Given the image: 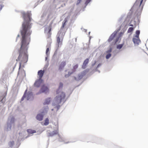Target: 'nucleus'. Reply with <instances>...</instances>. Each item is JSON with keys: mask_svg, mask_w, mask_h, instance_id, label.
I'll use <instances>...</instances> for the list:
<instances>
[{"mask_svg": "<svg viewBox=\"0 0 148 148\" xmlns=\"http://www.w3.org/2000/svg\"><path fill=\"white\" fill-rule=\"evenodd\" d=\"M21 13L24 20V22L23 23L22 29L21 31L22 39L21 47L19 51V55L17 59L16 60L17 61L21 60V61L19 64V71L18 73V76L25 74L24 70H20V69L22 62L25 63L27 62L28 60V45L30 41V35L32 32V31L30 30L32 27L31 24L29 23L32 19L31 17L32 15L31 13L29 12L27 13L23 12Z\"/></svg>", "mask_w": 148, "mask_h": 148, "instance_id": "nucleus-1", "label": "nucleus"}, {"mask_svg": "<svg viewBox=\"0 0 148 148\" xmlns=\"http://www.w3.org/2000/svg\"><path fill=\"white\" fill-rule=\"evenodd\" d=\"M57 96L54 98V101L56 104H59L62 102L65 101V95L62 92H59V89L57 91Z\"/></svg>", "mask_w": 148, "mask_h": 148, "instance_id": "nucleus-2", "label": "nucleus"}, {"mask_svg": "<svg viewBox=\"0 0 148 148\" xmlns=\"http://www.w3.org/2000/svg\"><path fill=\"white\" fill-rule=\"evenodd\" d=\"M146 0H136L134 3L133 8H134L140 9L142 10Z\"/></svg>", "mask_w": 148, "mask_h": 148, "instance_id": "nucleus-3", "label": "nucleus"}, {"mask_svg": "<svg viewBox=\"0 0 148 148\" xmlns=\"http://www.w3.org/2000/svg\"><path fill=\"white\" fill-rule=\"evenodd\" d=\"M129 25L130 26L133 27H130L129 28L127 31V32L128 33L132 32L134 30V28H135L136 26V21L132 20L131 21Z\"/></svg>", "mask_w": 148, "mask_h": 148, "instance_id": "nucleus-4", "label": "nucleus"}, {"mask_svg": "<svg viewBox=\"0 0 148 148\" xmlns=\"http://www.w3.org/2000/svg\"><path fill=\"white\" fill-rule=\"evenodd\" d=\"M27 91V90H26L25 93L23 96L21 98V101H23V100H24V98L25 97L27 98V100H28L32 96V92H29V93L28 94H27V95H26V92Z\"/></svg>", "mask_w": 148, "mask_h": 148, "instance_id": "nucleus-5", "label": "nucleus"}, {"mask_svg": "<svg viewBox=\"0 0 148 148\" xmlns=\"http://www.w3.org/2000/svg\"><path fill=\"white\" fill-rule=\"evenodd\" d=\"M43 83V80L42 79H39L36 80L34 83V86L37 87H39Z\"/></svg>", "mask_w": 148, "mask_h": 148, "instance_id": "nucleus-6", "label": "nucleus"}, {"mask_svg": "<svg viewBox=\"0 0 148 148\" xmlns=\"http://www.w3.org/2000/svg\"><path fill=\"white\" fill-rule=\"evenodd\" d=\"M117 32H114L112 33L110 36L109 39L108 40V42H110L111 41L115 38L117 34Z\"/></svg>", "mask_w": 148, "mask_h": 148, "instance_id": "nucleus-7", "label": "nucleus"}, {"mask_svg": "<svg viewBox=\"0 0 148 148\" xmlns=\"http://www.w3.org/2000/svg\"><path fill=\"white\" fill-rule=\"evenodd\" d=\"M62 39L60 40V36H58L57 38V43L58 48L60 45H61L62 44Z\"/></svg>", "mask_w": 148, "mask_h": 148, "instance_id": "nucleus-8", "label": "nucleus"}, {"mask_svg": "<svg viewBox=\"0 0 148 148\" xmlns=\"http://www.w3.org/2000/svg\"><path fill=\"white\" fill-rule=\"evenodd\" d=\"M40 91L42 92H48L49 89L45 85H43L42 86Z\"/></svg>", "mask_w": 148, "mask_h": 148, "instance_id": "nucleus-9", "label": "nucleus"}, {"mask_svg": "<svg viewBox=\"0 0 148 148\" xmlns=\"http://www.w3.org/2000/svg\"><path fill=\"white\" fill-rule=\"evenodd\" d=\"M44 73V70H40L38 71V74L39 76V79H42Z\"/></svg>", "mask_w": 148, "mask_h": 148, "instance_id": "nucleus-10", "label": "nucleus"}, {"mask_svg": "<svg viewBox=\"0 0 148 148\" xmlns=\"http://www.w3.org/2000/svg\"><path fill=\"white\" fill-rule=\"evenodd\" d=\"M43 117L44 115H43L39 114L37 115L36 118L38 121H41L43 120Z\"/></svg>", "mask_w": 148, "mask_h": 148, "instance_id": "nucleus-11", "label": "nucleus"}, {"mask_svg": "<svg viewBox=\"0 0 148 148\" xmlns=\"http://www.w3.org/2000/svg\"><path fill=\"white\" fill-rule=\"evenodd\" d=\"M112 51V49L110 48L109 50L107 51L106 52V53H108L106 56V58L107 59L109 58L111 56L110 53Z\"/></svg>", "mask_w": 148, "mask_h": 148, "instance_id": "nucleus-12", "label": "nucleus"}, {"mask_svg": "<svg viewBox=\"0 0 148 148\" xmlns=\"http://www.w3.org/2000/svg\"><path fill=\"white\" fill-rule=\"evenodd\" d=\"M133 41L134 44H138L140 42V40L139 39V38H136V37L134 38L133 39Z\"/></svg>", "mask_w": 148, "mask_h": 148, "instance_id": "nucleus-13", "label": "nucleus"}, {"mask_svg": "<svg viewBox=\"0 0 148 148\" xmlns=\"http://www.w3.org/2000/svg\"><path fill=\"white\" fill-rule=\"evenodd\" d=\"M89 62V59L88 58L86 59L84 61L82 66V68L83 69L86 68V65Z\"/></svg>", "mask_w": 148, "mask_h": 148, "instance_id": "nucleus-14", "label": "nucleus"}, {"mask_svg": "<svg viewBox=\"0 0 148 148\" xmlns=\"http://www.w3.org/2000/svg\"><path fill=\"white\" fill-rule=\"evenodd\" d=\"M66 64V63L65 62H62L60 65L59 69L60 70L62 69Z\"/></svg>", "mask_w": 148, "mask_h": 148, "instance_id": "nucleus-15", "label": "nucleus"}, {"mask_svg": "<svg viewBox=\"0 0 148 148\" xmlns=\"http://www.w3.org/2000/svg\"><path fill=\"white\" fill-rule=\"evenodd\" d=\"M78 67V65L77 64L74 65L73 67V72L71 73H70V72L69 73V75H71L73 73L75 72L76 69Z\"/></svg>", "mask_w": 148, "mask_h": 148, "instance_id": "nucleus-16", "label": "nucleus"}, {"mask_svg": "<svg viewBox=\"0 0 148 148\" xmlns=\"http://www.w3.org/2000/svg\"><path fill=\"white\" fill-rule=\"evenodd\" d=\"M50 98H49L46 99L45 101L43 103L44 105H48L49 104L50 101Z\"/></svg>", "mask_w": 148, "mask_h": 148, "instance_id": "nucleus-17", "label": "nucleus"}, {"mask_svg": "<svg viewBox=\"0 0 148 148\" xmlns=\"http://www.w3.org/2000/svg\"><path fill=\"white\" fill-rule=\"evenodd\" d=\"M67 21V19L66 18H65L64 21L63 23H62V26L61 28V29H62L66 25V23Z\"/></svg>", "mask_w": 148, "mask_h": 148, "instance_id": "nucleus-18", "label": "nucleus"}, {"mask_svg": "<svg viewBox=\"0 0 148 148\" xmlns=\"http://www.w3.org/2000/svg\"><path fill=\"white\" fill-rule=\"evenodd\" d=\"M49 119L48 118H46L44 121L43 125L46 126L47 125L49 124Z\"/></svg>", "mask_w": 148, "mask_h": 148, "instance_id": "nucleus-19", "label": "nucleus"}, {"mask_svg": "<svg viewBox=\"0 0 148 148\" xmlns=\"http://www.w3.org/2000/svg\"><path fill=\"white\" fill-rule=\"evenodd\" d=\"M136 35L135 36V37L138 38L139 37V35L140 33V31L139 30H137L136 32Z\"/></svg>", "mask_w": 148, "mask_h": 148, "instance_id": "nucleus-20", "label": "nucleus"}, {"mask_svg": "<svg viewBox=\"0 0 148 148\" xmlns=\"http://www.w3.org/2000/svg\"><path fill=\"white\" fill-rule=\"evenodd\" d=\"M27 131L28 132L30 133H33L36 132V131L34 130H32L30 129H28L27 130Z\"/></svg>", "mask_w": 148, "mask_h": 148, "instance_id": "nucleus-21", "label": "nucleus"}, {"mask_svg": "<svg viewBox=\"0 0 148 148\" xmlns=\"http://www.w3.org/2000/svg\"><path fill=\"white\" fill-rule=\"evenodd\" d=\"M119 40V37H117V38H116L114 40V41L113 42V44L115 45L116 43V42H118Z\"/></svg>", "mask_w": 148, "mask_h": 148, "instance_id": "nucleus-22", "label": "nucleus"}, {"mask_svg": "<svg viewBox=\"0 0 148 148\" xmlns=\"http://www.w3.org/2000/svg\"><path fill=\"white\" fill-rule=\"evenodd\" d=\"M123 44L119 45L117 46L116 48L117 49H121L123 47Z\"/></svg>", "mask_w": 148, "mask_h": 148, "instance_id": "nucleus-23", "label": "nucleus"}, {"mask_svg": "<svg viewBox=\"0 0 148 148\" xmlns=\"http://www.w3.org/2000/svg\"><path fill=\"white\" fill-rule=\"evenodd\" d=\"M4 97L3 96L2 97H0V99H1V101L3 103H4L5 102V99H4Z\"/></svg>", "mask_w": 148, "mask_h": 148, "instance_id": "nucleus-24", "label": "nucleus"}, {"mask_svg": "<svg viewBox=\"0 0 148 148\" xmlns=\"http://www.w3.org/2000/svg\"><path fill=\"white\" fill-rule=\"evenodd\" d=\"M14 141H11L9 143V145L10 147H12L14 144Z\"/></svg>", "mask_w": 148, "mask_h": 148, "instance_id": "nucleus-25", "label": "nucleus"}, {"mask_svg": "<svg viewBox=\"0 0 148 148\" xmlns=\"http://www.w3.org/2000/svg\"><path fill=\"white\" fill-rule=\"evenodd\" d=\"M15 119L14 118H12L10 122L12 123H13L14 122Z\"/></svg>", "mask_w": 148, "mask_h": 148, "instance_id": "nucleus-26", "label": "nucleus"}, {"mask_svg": "<svg viewBox=\"0 0 148 148\" xmlns=\"http://www.w3.org/2000/svg\"><path fill=\"white\" fill-rule=\"evenodd\" d=\"M49 51V48H48L46 50V53L47 55H48V52Z\"/></svg>", "mask_w": 148, "mask_h": 148, "instance_id": "nucleus-27", "label": "nucleus"}, {"mask_svg": "<svg viewBox=\"0 0 148 148\" xmlns=\"http://www.w3.org/2000/svg\"><path fill=\"white\" fill-rule=\"evenodd\" d=\"M63 86V84L62 83H60V86H59V88H62Z\"/></svg>", "mask_w": 148, "mask_h": 148, "instance_id": "nucleus-28", "label": "nucleus"}, {"mask_svg": "<svg viewBox=\"0 0 148 148\" xmlns=\"http://www.w3.org/2000/svg\"><path fill=\"white\" fill-rule=\"evenodd\" d=\"M3 6V5H2V4H0V11L1 10Z\"/></svg>", "mask_w": 148, "mask_h": 148, "instance_id": "nucleus-29", "label": "nucleus"}, {"mask_svg": "<svg viewBox=\"0 0 148 148\" xmlns=\"http://www.w3.org/2000/svg\"><path fill=\"white\" fill-rule=\"evenodd\" d=\"M82 0H78L77 1V4H79L81 1Z\"/></svg>", "mask_w": 148, "mask_h": 148, "instance_id": "nucleus-30", "label": "nucleus"}, {"mask_svg": "<svg viewBox=\"0 0 148 148\" xmlns=\"http://www.w3.org/2000/svg\"><path fill=\"white\" fill-rule=\"evenodd\" d=\"M48 109V108H47L46 109V112H47V110Z\"/></svg>", "mask_w": 148, "mask_h": 148, "instance_id": "nucleus-31", "label": "nucleus"}, {"mask_svg": "<svg viewBox=\"0 0 148 148\" xmlns=\"http://www.w3.org/2000/svg\"><path fill=\"white\" fill-rule=\"evenodd\" d=\"M50 31H51V29H50L49 30V33H50Z\"/></svg>", "mask_w": 148, "mask_h": 148, "instance_id": "nucleus-32", "label": "nucleus"}, {"mask_svg": "<svg viewBox=\"0 0 148 148\" xmlns=\"http://www.w3.org/2000/svg\"><path fill=\"white\" fill-rule=\"evenodd\" d=\"M57 133H58V132H56V133H55V134H57Z\"/></svg>", "mask_w": 148, "mask_h": 148, "instance_id": "nucleus-33", "label": "nucleus"}, {"mask_svg": "<svg viewBox=\"0 0 148 148\" xmlns=\"http://www.w3.org/2000/svg\"><path fill=\"white\" fill-rule=\"evenodd\" d=\"M89 1H88V0H87V1H86V2H89Z\"/></svg>", "mask_w": 148, "mask_h": 148, "instance_id": "nucleus-34", "label": "nucleus"}, {"mask_svg": "<svg viewBox=\"0 0 148 148\" xmlns=\"http://www.w3.org/2000/svg\"><path fill=\"white\" fill-rule=\"evenodd\" d=\"M100 65V64H98V66H99Z\"/></svg>", "mask_w": 148, "mask_h": 148, "instance_id": "nucleus-35", "label": "nucleus"}, {"mask_svg": "<svg viewBox=\"0 0 148 148\" xmlns=\"http://www.w3.org/2000/svg\"><path fill=\"white\" fill-rule=\"evenodd\" d=\"M65 77H66V75H65Z\"/></svg>", "mask_w": 148, "mask_h": 148, "instance_id": "nucleus-36", "label": "nucleus"}, {"mask_svg": "<svg viewBox=\"0 0 148 148\" xmlns=\"http://www.w3.org/2000/svg\"><path fill=\"white\" fill-rule=\"evenodd\" d=\"M44 112H42V113H43Z\"/></svg>", "mask_w": 148, "mask_h": 148, "instance_id": "nucleus-37", "label": "nucleus"}]
</instances>
